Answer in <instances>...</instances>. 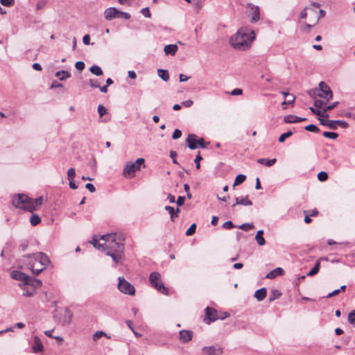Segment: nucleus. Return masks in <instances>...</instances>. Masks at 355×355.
I'll return each mask as SVG.
<instances>
[{
    "mask_svg": "<svg viewBox=\"0 0 355 355\" xmlns=\"http://www.w3.org/2000/svg\"><path fill=\"white\" fill-rule=\"evenodd\" d=\"M348 322L355 325V309L349 312L348 314Z\"/></svg>",
    "mask_w": 355,
    "mask_h": 355,
    "instance_id": "41",
    "label": "nucleus"
},
{
    "mask_svg": "<svg viewBox=\"0 0 355 355\" xmlns=\"http://www.w3.org/2000/svg\"><path fill=\"white\" fill-rule=\"evenodd\" d=\"M89 85L92 88H98L100 87V83L97 79H89Z\"/></svg>",
    "mask_w": 355,
    "mask_h": 355,
    "instance_id": "42",
    "label": "nucleus"
},
{
    "mask_svg": "<svg viewBox=\"0 0 355 355\" xmlns=\"http://www.w3.org/2000/svg\"><path fill=\"white\" fill-rule=\"evenodd\" d=\"M198 147L201 148H205L207 147V144L205 143L204 139L200 137L197 139Z\"/></svg>",
    "mask_w": 355,
    "mask_h": 355,
    "instance_id": "52",
    "label": "nucleus"
},
{
    "mask_svg": "<svg viewBox=\"0 0 355 355\" xmlns=\"http://www.w3.org/2000/svg\"><path fill=\"white\" fill-rule=\"evenodd\" d=\"M318 89L317 96L324 98L326 101H329L333 97V93L329 86L324 82L319 83V88Z\"/></svg>",
    "mask_w": 355,
    "mask_h": 355,
    "instance_id": "8",
    "label": "nucleus"
},
{
    "mask_svg": "<svg viewBox=\"0 0 355 355\" xmlns=\"http://www.w3.org/2000/svg\"><path fill=\"white\" fill-rule=\"evenodd\" d=\"M309 110H311V112L312 113H313L314 114L317 115L318 116L322 117V110H320L318 108L315 109V108H313L312 107H310Z\"/></svg>",
    "mask_w": 355,
    "mask_h": 355,
    "instance_id": "49",
    "label": "nucleus"
},
{
    "mask_svg": "<svg viewBox=\"0 0 355 355\" xmlns=\"http://www.w3.org/2000/svg\"><path fill=\"white\" fill-rule=\"evenodd\" d=\"M69 187L72 189H76L78 188V185L75 183V182L73 181V180H69Z\"/></svg>",
    "mask_w": 355,
    "mask_h": 355,
    "instance_id": "64",
    "label": "nucleus"
},
{
    "mask_svg": "<svg viewBox=\"0 0 355 355\" xmlns=\"http://www.w3.org/2000/svg\"><path fill=\"white\" fill-rule=\"evenodd\" d=\"M234 227L233 223L230 220L226 221L223 224V227L224 229L230 230Z\"/></svg>",
    "mask_w": 355,
    "mask_h": 355,
    "instance_id": "56",
    "label": "nucleus"
},
{
    "mask_svg": "<svg viewBox=\"0 0 355 355\" xmlns=\"http://www.w3.org/2000/svg\"><path fill=\"white\" fill-rule=\"evenodd\" d=\"M187 142L190 149L194 150L198 148L197 137L196 135H189L187 139Z\"/></svg>",
    "mask_w": 355,
    "mask_h": 355,
    "instance_id": "18",
    "label": "nucleus"
},
{
    "mask_svg": "<svg viewBox=\"0 0 355 355\" xmlns=\"http://www.w3.org/2000/svg\"><path fill=\"white\" fill-rule=\"evenodd\" d=\"M245 179L246 176L245 175H238L234 180V187L242 184L245 180Z\"/></svg>",
    "mask_w": 355,
    "mask_h": 355,
    "instance_id": "34",
    "label": "nucleus"
},
{
    "mask_svg": "<svg viewBox=\"0 0 355 355\" xmlns=\"http://www.w3.org/2000/svg\"><path fill=\"white\" fill-rule=\"evenodd\" d=\"M326 105V102L320 99L315 100L314 106L318 109Z\"/></svg>",
    "mask_w": 355,
    "mask_h": 355,
    "instance_id": "47",
    "label": "nucleus"
},
{
    "mask_svg": "<svg viewBox=\"0 0 355 355\" xmlns=\"http://www.w3.org/2000/svg\"><path fill=\"white\" fill-rule=\"evenodd\" d=\"M25 284H27L31 288H34V289L39 288L42 286V281L35 279L34 277L28 276L27 281H26Z\"/></svg>",
    "mask_w": 355,
    "mask_h": 355,
    "instance_id": "15",
    "label": "nucleus"
},
{
    "mask_svg": "<svg viewBox=\"0 0 355 355\" xmlns=\"http://www.w3.org/2000/svg\"><path fill=\"white\" fill-rule=\"evenodd\" d=\"M106 111L107 110L103 105H99L98 106V113L101 117L106 114Z\"/></svg>",
    "mask_w": 355,
    "mask_h": 355,
    "instance_id": "48",
    "label": "nucleus"
},
{
    "mask_svg": "<svg viewBox=\"0 0 355 355\" xmlns=\"http://www.w3.org/2000/svg\"><path fill=\"white\" fill-rule=\"evenodd\" d=\"M83 42L85 45H89L90 44V36L89 35L87 34L85 35L83 38Z\"/></svg>",
    "mask_w": 355,
    "mask_h": 355,
    "instance_id": "62",
    "label": "nucleus"
},
{
    "mask_svg": "<svg viewBox=\"0 0 355 355\" xmlns=\"http://www.w3.org/2000/svg\"><path fill=\"white\" fill-rule=\"evenodd\" d=\"M277 159H265V158H261L257 160V162L261 164L266 165L267 166H272L275 162Z\"/></svg>",
    "mask_w": 355,
    "mask_h": 355,
    "instance_id": "30",
    "label": "nucleus"
},
{
    "mask_svg": "<svg viewBox=\"0 0 355 355\" xmlns=\"http://www.w3.org/2000/svg\"><path fill=\"white\" fill-rule=\"evenodd\" d=\"M56 78L60 80H64L71 76V73L65 70L58 71L55 73Z\"/></svg>",
    "mask_w": 355,
    "mask_h": 355,
    "instance_id": "26",
    "label": "nucleus"
},
{
    "mask_svg": "<svg viewBox=\"0 0 355 355\" xmlns=\"http://www.w3.org/2000/svg\"><path fill=\"white\" fill-rule=\"evenodd\" d=\"M335 124L337 126V125H340L343 128H348L349 125L345 121H341V120H336L335 121Z\"/></svg>",
    "mask_w": 355,
    "mask_h": 355,
    "instance_id": "54",
    "label": "nucleus"
},
{
    "mask_svg": "<svg viewBox=\"0 0 355 355\" xmlns=\"http://www.w3.org/2000/svg\"><path fill=\"white\" fill-rule=\"evenodd\" d=\"M202 352L205 355H221L223 353V348L216 347L214 345L204 347Z\"/></svg>",
    "mask_w": 355,
    "mask_h": 355,
    "instance_id": "9",
    "label": "nucleus"
},
{
    "mask_svg": "<svg viewBox=\"0 0 355 355\" xmlns=\"http://www.w3.org/2000/svg\"><path fill=\"white\" fill-rule=\"evenodd\" d=\"M248 8H250V12L249 15L252 17V22H257L259 20L260 14L259 8L258 6L252 5L251 3L248 4Z\"/></svg>",
    "mask_w": 355,
    "mask_h": 355,
    "instance_id": "11",
    "label": "nucleus"
},
{
    "mask_svg": "<svg viewBox=\"0 0 355 355\" xmlns=\"http://www.w3.org/2000/svg\"><path fill=\"white\" fill-rule=\"evenodd\" d=\"M305 120L306 118H302L295 115H287L284 118V121L286 123H295L304 121Z\"/></svg>",
    "mask_w": 355,
    "mask_h": 355,
    "instance_id": "14",
    "label": "nucleus"
},
{
    "mask_svg": "<svg viewBox=\"0 0 355 355\" xmlns=\"http://www.w3.org/2000/svg\"><path fill=\"white\" fill-rule=\"evenodd\" d=\"M41 222V218L37 214H33L30 218V223L33 226H36Z\"/></svg>",
    "mask_w": 355,
    "mask_h": 355,
    "instance_id": "33",
    "label": "nucleus"
},
{
    "mask_svg": "<svg viewBox=\"0 0 355 355\" xmlns=\"http://www.w3.org/2000/svg\"><path fill=\"white\" fill-rule=\"evenodd\" d=\"M205 312L207 318L211 322H214L218 319L217 311L216 309L210 307H207L205 309Z\"/></svg>",
    "mask_w": 355,
    "mask_h": 355,
    "instance_id": "17",
    "label": "nucleus"
},
{
    "mask_svg": "<svg viewBox=\"0 0 355 355\" xmlns=\"http://www.w3.org/2000/svg\"><path fill=\"white\" fill-rule=\"evenodd\" d=\"M255 38L253 31L247 28L239 29L230 40L231 46L237 50L248 49Z\"/></svg>",
    "mask_w": 355,
    "mask_h": 355,
    "instance_id": "3",
    "label": "nucleus"
},
{
    "mask_svg": "<svg viewBox=\"0 0 355 355\" xmlns=\"http://www.w3.org/2000/svg\"><path fill=\"white\" fill-rule=\"evenodd\" d=\"M119 16L118 18H123L126 20H128L130 18V15L125 12H122L119 10Z\"/></svg>",
    "mask_w": 355,
    "mask_h": 355,
    "instance_id": "50",
    "label": "nucleus"
},
{
    "mask_svg": "<svg viewBox=\"0 0 355 355\" xmlns=\"http://www.w3.org/2000/svg\"><path fill=\"white\" fill-rule=\"evenodd\" d=\"M141 13L146 17H150V12L148 8H144L141 10Z\"/></svg>",
    "mask_w": 355,
    "mask_h": 355,
    "instance_id": "58",
    "label": "nucleus"
},
{
    "mask_svg": "<svg viewBox=\"0 0 355 355\" xmlns=\"http://www.w3.org/2000/svg\"><path fill=\"white\" fill-rule=\"evenodd\" d=\"M193 333L189 330H182L180 331V338L183 343H188L192 339Z\"/></svg>",
    "mask_w": 355,
    "mask_h": 355,
    "instance_id": "16",
    "label": "nucleus"
},
{
    "mask_svg": "<svg viewBox=\"0 0 355 355\" xmlns=\"http://www.w3.org/2000/svg\"><path fill=\"white\" fill-rule=\"evenodd\" d=\"M165 210L167 211L169 213L170 217H171V220L172 221L175 220V218L178 216V213L180 211L179 208H177L175 210L174 208L173 207H171V206H166L165 207Z\"/></svg>",
    "mask_w": 355,
    "mask_h": 355,
    "instance_id": "23",
    "label": "nucleus"
},
{
    "mask_svg": "<svg viewBox=\"0 0 355 355\" xmlns=\"http://www.w3.org/2000/svg\"><path fill=\"white\" fill-rule=\"evenodd\" d=\"M185 201V197L184 196H179L177 199L176 203L178 206L180 207L184 205Z\"/></svg>",
    "mask_w": 355,
    "mask_h": 355,
    "instance_id": "59",
    "label": "nucleus"
},
{
    "mask_svg": "<svg viewBox=\"0 0 355 355\" xmlns=\"http://www.w3.org/2000/svg\"><path fill=\"white\" fill-rule=\"evenodd\" d=\"M43 198H31L26 194L18 193L12 196V203L17 209L33 212L42 205Z\"/></svg>",
    "mask_w": 355,
    "mask_h": 355,
    "instance_id": "4",
    "label": "nucleus"
},
{
    "mask_svg": "<svg viewBox=\"0 0 355 355\" xmlns=\"http://www.w3.org/2000/svg\"><path fill=\"white\" fill-rule=\"evenodd\" d=\"M320 267V263L319 261H317L314 266V267L307 273L308 276H313L317 274L319 271Z\"/></svg>",
    "mask_w": 355,
    "mask_h": 355,
    "instance_id": "35",
    "label": "nucleus"
},
{
    "mask_svg": "<svg viewBox=\"0 0 355 355\" xmlns=\"http://www.w3.org/2000/svg\"><path fill=\"white\" fill-rule=\"evenodd\" d=\"M338 102H334L329 105H325V107L322 110V117H324V118L329 117V114H327V112L334 109L338 105Z\"/></svg>",
    "mask_w": 355,
    "mask_h": 355,
    "instance_id": "28",
    "label": "nucleus"
},
{
    "mask_svg": "<svg viewBox=\"0 0 355 355\" xmlns=\"http://www.w3.org/2000/svg\"><path fill=\"white\" fill-rule=\"evenodd\" d=\"M280 295H281V293L278 291L273 290V291H272V293L269 297V301L272 302V301L275 300L276 299H277L278 297H279Z\"/></svg>",
    "mask_w": 355,
    "mask_h": 355,
    "instance_id": "38",
    "label": "nucleus"
},
{
    "mask_svg": "<svg viewBox=\"0 0 355 355\" xmlns=\"http://www.w3.org/2000/svg\"><path fill=\"white\" fill-rule=\"evenodd\" d=\"M76 175V171L73 168H70L67 171L68 180H73Z\"/></svg>",
    "mask_w": 355,
    "mask_h": 355,
    "instance_id": "44",
    "label": "nucleus"
},
{
    "mask_svg": "<svg viewBox=\"0 0 355 355\" xmlns=\"http://www.w3.org/2000/svg\"><path fill=\"white\" fill-rule=\"evenodd\" d=\"M11 277L13 279L22 282L23 284H25L26 281L28 279V276L23 272L19 270H13L11 272Z\"/></svg>",
    "mask_w": 355,
    "mask_h": 355,
    "instance_id": "12",
    "label": "nucleus"
},
{
    "mask_svg": "<svg viewBox=\"0 0 355 355\" xmlns=\"http://www.w3.org/2000/svg\"><path fill=\"white\" fill-rule=\"evenodd\" d=\"M23 261L35 275H39L51 263L49 257L42 252L24 255Z\"/></svg>",
    "mask_w": 355,
    "mask_h": 355,
    "instance_id": "2",
    "label": "nucleus"
},
{
    "mask_svg": "<svg viewBox=\"0 0 355 355\" xmlns=\"http://www.w3.org/2000/svg\"><path fill=\"white\" fill-rule=\"evenodd\" d=\"M240 205L244 206H250L252 205V202L248 198V196L243 198L240 200Z\"/></svg>",
    "mask_w": 355,
    "mask_h": 355,
    "instance_id": "46",
    "label": "nucleus"
},
{
    "mask_svg": "<svg viewBox=\"0 0 355 355\" xmlns=\"http://www.w3.org/2000/svg\"><path fill=\"white\" fill-rule=\"evenodd\" d=\"M103 336H105L107 338H110V336H109L105 332H104L103 331H97L93 335V340L94 341H96L97 340H98L100 338H101Z\"/></svg>",
    "mask_w": 355,
    "mask_h": 355,
    "instance_id": "32",
    "label": "nucleus"
},
{
    "mask_svg": "<svg viewBox=\"0 0 355 355\" xmlns=\"http://www.w3.org/2000/svg\"><path fill=\"white\" fill-rule=\"evenodd\" d=\"M182 136V132L179 129H175L172 135L173 139H178Z\"/></svg>",
    "mask_w": 355,
    "mask_h": 355,
    "instance_id": "55",
    "label": "nucleus"
},
{
    "mask_svg": "<svg viewBox=\"0 0 355 355\" xmlns=\"http://www.w3.org/2000/svg\"><path fill=\"white\" fill-rule=\"evenodd\" d=\"M20 287L24 291L23 295L26 297H31L33 295L35 291V289H34V288H31L29 286L25 284H21Z\"/></svg>",
    "mask_w": 355,
    "mask_h": 355,
    "instance_id": "22",
    "label": "nucleus"
},
{
    "mask_svg": "<svg viewBox=\"0 0 355 355\" xmlns=\"http://www.w3.org/2000/svg\"><path fill=\"white\" fill-rule=\"evenodd\" d=\"M202 159V157L200 156V153H198L196 157V159L194 160V162L196 164V168L197 169H199L200 168V162Z\"/></svg>",
    "mask_w": 355,
    "mask_h": 355,
    "instance_id": "51",
    "label": "nucleus"
},
{
    "mask_svg": "<svg viewBox=\"0 0 355 355\" xmlns=\"http://www.w3.org/2000/svg\"><path fill=\"white\" fill-rule=\"evenodd\" d=\"M0 3L4 6H12L15 0H0Z\"/></svg>",
    "mask_w": 355,
    "mask_h": 355,
    "instance_id": "53",
    "label": "nucleus"
},
{
    "mask_svg": "<svg viewBox=\"0 0 355 355\" xmlns=\"http://www.w3.org/2000/svg\"><path fill=\"white\" fill-rule=\"evenodd\" d=\"M318 120L320 121V123L322 125L327 126L332 130H336L337 128V126L335 124V121L334 120H325L320 117L318 118Z\"/></svg>",
    "mask_w": 355,
    "mask_h": 355,
    "instance_id": "25",
    "label": "nucleus"
},
{
    "mask_svg": "<svg viewBox=\"0 0 355 355\" xmlns=\"http://www.w3.org/2000/svg\"><path fill=\"white\" fill-rule=\"evenodd\" d=\"M254 227L253 223H243L239 226V228L243 231H249Z\"/></svg>",
    "mask_w": 355,
    "mask_h": 355,
    "instance_id": "37",
    "label": "nucleus"
},
{
    "mask_svg": "<svg viewBox=\"0 0 355 355\" xmlns=\"http://www.w3.org/2000/svg\"><path fill=\"white\" fill-rule=\"evenodd\" d=\"M263 231L259 230L255 236V240L257 241V243L261 246L264 245L266 243V241L263 236Z\"/></svg>",
    "mask_w": 355,
    "mask_h": 355,
    "instance_id": "27",
    "label": "nucleus"
},
{
    "mask_svg": "<svg viewBox=\"0 0 355 355\" xmlns=\"http://www.w3.org/2000/svg\"><path fill=\"white\" fill-rule=\"evenodd\" d=\"M119 10L114 7H110L104 12V17L105 19L111 21L113 19L118 18Z\"/></svg>",
    "mask_w": 355,
    "mask_h": 355,
    "instance_id": "10",
    "label": "nucleus"
},
{
    "mask_svg": "<svg viewBox=\"0 0 355 355\" xmlns=\"http://www.w3.org/2000/svg\"><path fill=\"white\" fill-rule=\"evenodd\" d=\"M196 230V225L195 223H193L190 227L187 230L186 235L191 236L193 234Z\"/></svg>",
    "mask_w": 355,
    "mask_h": 355,
    "instance_id": "45",
    "label": "nucleus"
},
{
    "mask_svg": "<svg viewBox=\"0 0 355 355\" xmlns=\"http://www.w3.org/2000/svg\"><path fill=\"white\" fill-rule=\"evenodd\" d=\"M118 279V288L121 293L130 295L135 294V289L133 285L126 281L124 277H119Z\"/></svg>",
    "mask_w": 355,
    "mask_h": 355,
    "instance_id": "7",
    "label": "nucleus"
},
{
    "mask_svg": "<svg viewBox=\"0 0 355 355\" xmlns=\"http://www.w3.org/2000/svg\"><path fill=\"white\" fill-rule=\"evenodd\" d=\"M266 288H261L255 291L254 296L258 301H262L266 297Z\"/></svg>",
    "mask_w": 355,
    "mask_h": 355,
    "instance_id": "24",
    "label": "nucleus"
},
{
    "mask_svg": "<svg viewBox=\"0 0 355 355\" xmlns=\"http://www.w3.org/2000/svg\"><path fill=\"white\" fill-rule=\"evenodd\" d=\"M292 135H293V132H291V131H288L285 133H283L279 136V137L278 139V141L280 143H283L286 140V139L290 137Z\"/></svg>",
    "mask_w": 355,
    "mask_h": 355,
    "instance_id": "36",
    "label": "nucleus"
},
{
    "mask_svg": "<svg viewBox=\"0 0 355 355\" xmlns=\"http://www.w3.org/2000/svg\"><path fill=\"white\" fill-rule=\"evenodd\" d=\"M323 136L329 139H336L338 138V135L333 132H324Z\"/></svg>",
    "mask_w": 355,
    "mask_h": 355,
    "instance_id": "40",
    "label": "nucleus"
},
{
    "mask_svg": "<svg viewBox=\"0 0 355 355\" xmlns=\"http://www.w3.org/2000/svg\"><path fill=\"white\" fill-rule=\"evenodd\" d=\"M243 93V90L241 89H239V88H236V89H233L232 92H231V94L232 96H238V95H241Z\"/></svg>",
    "mask_w": 355,
    "mask_h": 355,
    "instance_id": "60",
    "label": "nucleus"
},
{
    "mask_svg": "<svg viewBox=\"0 0 355 355\" xmlns=\"http://www.w3.org/2000/svg\"><path fill=\"white\" fill-rule=\"evenodd\" d=\"M85 188L88 189L91 193H93L96 191L95 187L91 183L86 184Z\"/></svg>",
    "mask_w": 355,
    "mask_h": 355,
    "instance_id": "61",
    "label": "nucleus"
},
{
    "mask_svg": "<svg viewBox=\"0 0 355 355\" xmlns=\"http://www.w3.org/2000/svg\"><path fill=\"white\" fill-rule=\"evenodd\" d=\"M149 282L151 286L164 295H168V288L164 286L161 279V275L157 272L150 274Z\"/></svg>",
    "mask_w": 355,
    "mask_h": 355,
    "instance_id": "6",
    "label": "nucleus"
},
{
    "mask_svg": "<svg viewBox=\"0 0 355 355\" xmlns=\"http://www.w3.org/2000/svg\"><path fill=\"white\" fill-rule=\"evenodd\" d=\"M294 101H295V97L293 95L291 94L288 96L287 102L286 101L283 102L282 105H285L286 103H288V104L293 103Z\"/></svg>",
    "mask_w": 355,
    "mask_h": 355,
    "instance_id": "63",
    "label": "nucleus"
},
{
    "mask_svg": "<svg viewBox=\"0 0 355 355\" xmlns=\"http://www.w3.org/2000/svg\"><path fill=\"white\" fill-rule=\"evenodd\" d=\"M318 178L320 181L321 182H324L325 180H327L328 178V175L326 172L324 171H321L320 173H318Z\"/></svg>",
    "mask_w": 355,
    "mask_h": 355,
    "instance_id": "43",
    "label": "nucleus"
},
{
    "mask_svg": "<svg viewBox=\"0 0 355 355\" xmlns=\"http://www.w3.org/2000/svg\"><path fill=\"white\" fill-rule=\"evenodd\" d=\"M89 71L94 75L97 76L103 75V72L101 68L98 65H93L89 68Z\"/></svg>",
    "mask_w": 355,
    "mask_h": 355,
    "instance_id": "31",
    "label": "nucleus"
},
{
    "mask_svg": "<svg viewBox=\"0 0 355 355\" xmlns=\"http://www.w3.org/2000/svg\"><path fill=\"white\" fill-rule=\"evenodd\" d=\"M101 239L103 241L100 243L98 240L94 237L92 241L94 247L105 252L110 256L115 265L119 264L124 257V241L125 238L121 233H111L101 236Z\"/></svg>",
    "mask_w": 355,
    "mask_h": 355,
    "instance_id": "1",
    "label": "nucleus"
},
{
    "mask_svg": "<svg viewBox=\"0 0 355 355\" xmlns=\"http://www.w3.org/2000/svg\"><path fill=\"white\" fill-rule=\"evenodd\" d=\"M284 270L282 268L278 267V268H276L275 269L272 270L270 272H268L266 275V277L267 279H274L277 276L282 275L284 274Z\"/></svg>",
    "mask_w": 355,
    "mask_h": 355,
    "instance_id": "20",
    "label": "nucleus"
},
{
    "mask_svg": "<svg viewBox=\"0 0 355 355\" xmlns=\"http://www.w3.org/2000/svg\"><path fill=\"white\" fill-rule=\"evenodd\" d=\"M304 129L307 131L312 132H319L320 129L313 124H310L304 127Z\"/></svg>",
    "mask_w": 355,
    "mask_h": 355,
    "instance_id": "39",
    "label": "nucleus"
},
{
    "mask_svg": "<svg viewBox=\"0 0 355 355\" xmlns=\"http://www.w3.org/2000/svg\"><path fill=\"white\" fill-rule=\"evenodd\" d=\"M85 66V63L83 61H78L75 64V67L79 71L83 70Z\"/></svg>",
    "mask_w": 355,
    "mask_h": 355,
    "instance_id": "57",
    "label": "nucleus"
},
{
    "mask_svg": "<svg viewBox=\"0 0 355 355\" xmlns=\"http://www.w3.org/2000/svg\"><path fill=\"white\" fill-rule=\"evenodd\" d=\"M44 350L42 343L38 336L34 337V345L33 351L34 353L41 352Z\"/></svg>",
    "mask_w": 355,
    "mask_h": 355,
    "instance_id": "19",
    "label": "nucleus"
},
{
    "mask_svg": "<svg viewBox=\"0 0 355 355\" xmlns=\"http://www.w3.org/2000/svg\"><path fill=\"white\" fill-rule=\"evenodd\" d=\"M141 166L146 167L144 158H138L135 162H127L123 170V175L126 178H132L135 172L140 171Z\"/></svg>",
    "mask_w": 355,
    "mask_h": 355,
    "instance_id": "5",
    "label": "nucleus"
},
{
    "mask_svg": "<svg viewBox=\"0 0 355 355\" xmlns=\"http://www.w3.org/2000/svg\"><path fill=\"white\" fill-rule=\"evenodd\" d=\"M178 47L176 44H168L164 46V51L166 55H174L177 53Z\"/></svg>",
    "mask_w": 355,
    "mask_h": 355,
    "instance_id": "21",
    "label": "nucleus"
},
{
    "mask_svg": "<svg viewBox=\"0 0 355 355\" xmlns=\"http://www.w3.org/2000/svg\"><path fill=\"white\" fill-rule=\"evenodd\" d=\"M157 73L159 77L164 81L166 82L169 80V73L167 70L159 69L157 70Z\"/></svg>",
    "mask_w": 355,
    "mask_h": 355,
    "instance_id": "29",
    "label": "nucleus"
},
{
    "mask_svg": "<svg viewBox=\"0 0 355 355\" xmlns=\"http://www.w3.org/2000/svg\"><path fill=\"white\" fill-rule=\"evenodd\" d=\"M72 318V313L69 308H66L64 310V315L60 320V323L63 326H67L71 323Z\"/></svg>",
    "mask_w": 355,
    "mask_h": 355,
    "instance_id": "13",
    "label": "nucleus"
}]
</instances>
